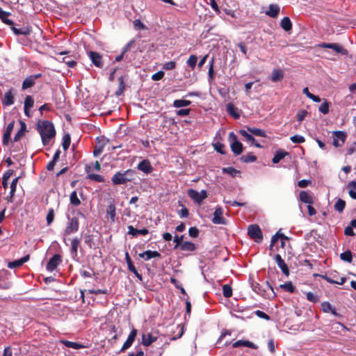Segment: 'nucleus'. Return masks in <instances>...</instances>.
Instances as JSON below:
<instances>
[{
  "label": "nucleus",
  "instance_id": "nucleus-1",
  "mask_svg": "<svg viewBox=\"0 0 356 356\" xmlns=\"http://www.w3.org/2000/svg\"><path fill=\"white\" fill-rule=\"evenodd\" d=\"M37 131L40 134L44 146L50 145L51 140L56 136L54 126L48 120L39 121L37 124Z\"/></svg>",
  "mask_w": 356,
  "mask_h": 356
},
{
  "label": "nucleus",
  "instance_id": "nucleus-2",
  "mask_svg": "<svg viewBox=\"0 0 356 356\" xmlns=\"http://www.w3.org/2000/svg\"><path fill=\"white\" fill-rule=\"evenodd\" d=\"M135 175V171L129 169L124 172H117L111 178L114 185L125 184L127 182L132 181Z\"/></svg>",
  "mask_w": 356,
  "mask_h": 356
},
{
  "label": "nucleus",
  "instance_id": "nucleus-3",
  "mask_svg": "<svg viewBox=\"0 0 356 356\" xmlns=\"http://www.w3.org/2000/svg\"><path fill=\"white\" fill-rule=\"evenodd\" d=\"M228 140H229V142L230 144V148H231L232 152L235 155L241 154L243 151V144L240 141L238 140L237 137L234 132H230L229 134Z\"/></svg>",
  "mask_w": 356,
  "mask_h": 356
},
{
  "label": "nucleus",
  "instance_id": "nucleus-4",
  "mask_svg": "<svg viewBox=\"0 0 356 356\" xmlns=\"http://www.w3.org/2000/svg\"><path fill=\"white\" fill-rule=\"evenodd\" d=\"M248 234L256 243H261L263 240L262 232L259 226L257 224H253L248 227Z\"/></svg>",
  "mask_w": 356,
  "mask_h": 356
},
{
  "label": "nucleus",
  "instance_id": "nucleus-5",
  "mask_svg": "<svg viewBox=\"0 0 356 356\" xmlns=\"http://www.w3.org/2000/svg\"><path fill=\"white\" fill-rule=\"evenodd\" d=\"M67 219L68 221L65 229V235H70L71 234L76 232L79 230V220L78 217L74 216L72 218H70L69 216H67Z\"/></svg>",
  "mask_w": 356,
  "mask_h": 356
},
{
  "label": "nucleus",
  "instance_id": "nucleus-6",
  "mask_svg": "<svg viewBox=\"0 0 356 356\" xmlns=\"http://www.w3.org/2000/svg\"><path fill=\"white\" fill-rule=\"evenodd\" d=\"M88 56L90 59L92 64L99 68H102L104 65V62L103 60L102 55L99 52L94 51H89L88 53Z\"/></svg>",
  "mask_w": 356,
  "mask_h": 356
},
{
  "label": "nucleus",
  "instance_id": "nucleus-7",
  "mask_svg": "<svg viewBox=\"0 0 356 356\" xmlns=\"http://www.w3.org/2000/svg\"><path fill=\"white\" fill-rule=\"evenodd\" d=\"M188 195L195 202L200 204L202 200L207 197V193L205 190L198 192L194 189H188Z\"/></svg>",
  "mask_w": 356,
  "mask_h": 356
},
{
  "label": "nucleus",
  "instance_id": "nucleus-8",
  "mask_svg": "<svg viewBox=\"0 0 356 356\" xmlns=\"http://www.w3.org/2000/svg\"><path fill=\"white\" fill-rule=\"evenodd\" d=\"M333 145L336 147H341L347 138L346 132L342 131H336L333 132Z\"/></svg>",
  "mask_w": 356,
  "mask_h": 356
},
{
  "label": "nucleus",
  "instance_id": "nucleus-9",
  "mask_svg": "<svg viewBox=\"0 0 356 356\" xmlns=\"http://www.w3.org/2000/svg\"><path fill=\"white\" fill-rule=\"evenodd\" d=\"M319 47L332 49L337 53H339L342 55L347 54V50L344 49L341 44L337 43H325L323 42L318 44Z\"/></svg>",
  "mask_w": 356,
  "mask_h": 356
},
{
  "label": "nucleus",
  "instance_id": "nucleus-10",
  "mask_svg": "<svg viewBox=\"0 0 356 356\" xmlns=\"http://www.w3.org/2000/svg\"><path fill=\"white\" fill-rule=\"evenodd\" d=\"M323 278L329 283L341 285L344 284L346 280L345 277H339V275L337 272L330 273L329 275H325L323 277Z\"/></svg>",
  "mask_w": 356,
  "mask_h": 356
},
{
  "label": "nucleus",
  "instance_id": "nucleus-11",
  "mask_svg": "<svg viewBox=\"0 0 356 356\" xmlns=\"http://www.w3.org/2000/svg\"><path fill=\"white\" fill-rule=\"evenodd\" d=\"M62 262L61 256L58 254H54L47 264V270L49 272L54 270L57 266Z\"/></svg>",
  "mask_w": 356,
  "mask_h": 356
},
{
  "label": "nucleus",
  "instance_id": "nucleus-12",
  "mask_svg": "<svg viewBox=\"0 0 356 356\" xmlns=\"http://www.w3.org/2000/svg\"><path fill=\"white\" fill-rule=\"evenodd\" d=\"M15 122L13 120L6 127L3 135V144L8 145L11 142L10 135L14 127Z\"/></svg>",
  "mask_w": 356,
  "mask_h": 356
},
{
  "label": "nucleus",
  "instance_id": "nucleus-13",
  "mask_svg": "<svg viewBox=\"0 0 356 356\" xmlns=\"http://www.w3.org/2000/svg\"><path fill=\"white\" fill-rule=\"evenodd\" d=\"M222 215V209L220 207L217 208L213 213V217L212 219L213 223L216 225H225L226 223V221L225 219L223 218Z\"/></svg>",
  "mask_w": 356,
  "mask_h": 356
},
{
  "label": "nucleus",
  "instance_id": "nucleus-14",
  "mask_svg": "<svg viewBox=\"0 0 356 356\" xmlns=\"http://www.w3.org/2000/svg\"><path fill=\"white\" fill-rule=\"evenodd\" d=\"M14 96H15L14 90L13 88H10L4 94V96L1 99L3 105L10 106V105L13 104H14Z\"/></svg>",
  "mask_w": 356,
  "mask_h": 356
},
{
  "label": "nucleus",
  "instance_id": "nucleus-15",
  "mask_svg": "<svg viewBox=\"0 0 356 356\" xmlns=\"http://www.w3.org/2000/svg\"><path fill=\"white\" fill-rule=\"evenodd\" d=\"M275 262L277 263V266H279V268L282 271V273L285 275L288 276L289 275V268H288L286 264L282 259V257L277 254L275 256Z\"/></svg>",
  "mask_w": 356,
  "mask_h": 356
},
{
  "label": "nucleus",
  "instance_id": "nucleus-16",
  "mask_svg": "<svg viewBox=\"0 0 356 356\" xmlns=\"http://www.w3.org/2000/svg\"><path fill=\"white\" fill-rule=\"evenodd\" d=\"M137 332H138L137 330H136V329H133L131 331L130 334L128 336L127 339L126 340L124 345L122 346L121 351H124V350H127V348H129V347H131V346L132 345V343H134V341L136 339Z\"/></svg>",
  "mask_w": 356,
  "mask_h": 356
},
{
  "label": "nucleus",
  "instance_id": "nucleus-17",
  "mask_svg": "<svg viewBox=\"0 0 356 356\" xmlns=\"http://www.w3.org/2000/svg\"><path fill=\"white\" fill-rule=\"evenodd\" d=\"M321 310L324 313H331L335 316L340 317L341 315L337 312L334 307H333L329 302L325 301L321 303Z\"/></svg>",
  "mask_w": 356,
  "mask_h": 356
},
{
  "label": "nucleus",
  "instance_id": "nucleus-18",
  "mask_svg": "<svg viewBox=\"0 0 356 356\" xmlns=\"http://www.w3.org/2000/svg\"><path fill=\"white\" fill-rule=\"evenodd\" d=\"M33 98L31 95H27L24 100V114L29 118L31 117L32 115L29 109L33 106Z\"/></svg>",
  "mask_w": 356,
  "mask_h": 356
},
{
  "label": "nucleus",
  "instance_id": "nucleus-19",
  "mask_svg": "<svg viewBox=\"0 0 356 356\" xmlns=\"http://www.w3.org/2000/svg\"><path fill=\"white\" fill-rule=\"evenodd\" d=\"M10 29L13 31V33L17 35H29L31 33V29L28 26L17 28L14 25H13L10 26Z\"/></svg>",
  "mask_w": 356,
  "mask_h": 356
},
{
  "label": "nucleus",
  "instance_id": "nucleus-20",
  "mask_svg": "<svg viewBox=\"0 0 356 356\" xmlns=\"http://www.w3.org/2000/svg\"><path fill=\"white\" fill-rule=\"evenodd\" d=\"M232 347L234 348H239V347H248L252 349H257V346L254 343L248 341V340H238L232 343Z\"/></svg>",
  "mask_w": 356,
  "mask_h": 356
},
{
  "label": "nucleus",
  "instance_id": "nucleus-21",
  "mask_svg": "<svg viewBox=\"0 0 356 356\" xmlns=\"http://www.w3.org/2000/svg\"><path fill=\"white\" fill-rule=\"evenodd\" d=\"M139 257L147 261L152 258H160L161 254L157 251L147 250L140 253Z\"/></svg>",
  "mask_w": 356,
  "mask_h": 356
},
{
  "label": "nucleus",
  "instance_id": "nucleus-22",
  "mask_svg": "<svg viewBox=\"0 0 356 356\" xmlns=\"http://www.w3.org/2000/svg\"><path fill=\"white\" fill-rule=\"evenodd\" d=\"M30 259L29 254H27L19 259L15 260L13 261L9 262L8 264V267L9 268H18L22 266L25 262L28 261Z\"/></svg>",
  "mask_w": 356,
  "mask_h": 356
},
{
  "label": "nucleus",
  "instance_id": "nucleus-23",
  "mask_svg": "<svg viewBox=\"0 0 356 356\" xmlns=\"http://www.w3.org/2000/svg\"><path fill=\"white\" fill-rule=\"evenodd\" d=\"M138 169L146 174L152 171V167L148 160H143L138 165Z\"/></svg>",
  "mask_w": 356,
  "mask_h": 356
},
{
  "label": "nucleus",
  "instance_id": "nucleus-24",
  "mask_svg": "<svg viewBox=\"0 0 356 356\" xmlns=\"http://www.w3.org/2000/svg\"><path fill=\"white\" fill-rule=\"evenodd\" d=\"M126 261H127V265H128V268L129 270L132 272L133 273H134V275L140 280L142 281L143 280V277H142V275L138 273V272L137 271V270L136 269V268L134 267L131 260V258L128 254V252L126 253Z\"/></svg>",
  "mask_w": 356,
  "mask_h": 356
},
{
  "label": "nucleus",
  "instance_id": "nucleus-25",
  "mask_svg": "<svg viewBox=\"0 0 356 356\" xmlns=\"http://www.w3.org/2000/svg\"><path fill=\"white\" fill-rule=\"evenodd\" d=\"M149 233V231L147 229L144 228L142 229H138L134 228L132 225H129L128 227V234L132 235L133 236H136L138 234L141 235H147Z\"/></svg>",
  "mask_w": 356,
  "mask_h": 356
},
{
  "label": "nucleus",
  "instance_id": "nucleus-26",
  "mask_svg": "<svg viewBox=\"0 0 356 356\" xmlns=\"http://www.w3.org/2000/svg\"><path fill=\"white\" fill-rule=\"evenodd\" d=\"M284 78V72L280 69L273 70L271 74L270 80L273 82L280 81Z\"/></svg>",
  "mask_w": 356,
  "mask_h": 356
},
{
  "label": "nucleus",
  "instance_id": "nucleus-27",
  "mask_svg": "<svg viewBox=\"0 0 356 356\" xmlns=\"http://www.w3.org/2000/svg\"><path fill=\"white\" fill-rule=\"evenodd\" d=\"M280 6L277 4H270L269 9L266 11V15L270 17H276L280 13Z\"/></svg>",
  "mask_w": 356,
  "mask_h": 356
},
{
  "label": "nucleus",
  "instance_id": "nucleus-28",
  "mask_svg": "<svg viewBox=\"0 0 356 356\" xmlns=\"http://www.w3.org/2000/svg\"><path fill=\"white\" fill-rule=\"evenodd\" d=\"M227 113L232 116L234 119H238L240 117V113L238 112V108H236L232 104H228L227 105Z\"/></svg>",
  "mask_w": 356,
  "mask_h": 356
},
{
  "label": "nucleus",
  "instance_id": "nucleus-29",
  "mask_svg": "<svg viewBox=\"0 0 356 356\" xmlns=\"http://www.w3.org/2000/svg\"><path fill=\"white\" fill-rule=\"evenodd\" d=\"M19 123H20L21 127H20V129L15 134V136L13 138V142L18 141L24 135L25 132L26 131V125L25 122L23 121H19Z\"/></svg>",
  "mask_w": 356,
  "mask_h": 356
},
{
  "label": "nucleus",
  "instance_id": "nucleus-30",
  "mask_svg": "<svg viewBox=\"0 0 356 356\" xmlns=\"http://www.w3.org/2000/svg\"><path fill=\"white\" fill-rule=\"evenodd\" d=\"M156 340V337H154L152 334H144L142 336V343L145 346H148L152 343L155 341Z\"/></svg>",
  "mask_w": 356,
  "mask_h": 356
},
{
  "label": "nucleus",
  "instance_id": "nucleus-31",
  "mask_svg": "<svg viewBox=\"0 0 356 356\" xmlns=\"http://www.w3.org/2000/svg\"><path fill=\"white\" fill-rule=\"evenodd\" d=\"M195 245L190 241H184L182 243L179 249L182 251L193 252L195 250Z\"/></svg>",
  "mask_w": 356,
  "mask_h": 356
},
{
  "label": "nucleus",
  "instance_id": "nucleus-32",
  "mask_svg": "<svg viewBox=\"0 0 356 356\" xmlns=\"http://www.w3.org/2000/svg\"><path fill=\"white\" fill-rule=\"evenodd\" d=\"M300 199L302 202L312 204H313V198L306 191H302L300 193Z\"/></svg>",
  "mask_w": 356,
  "mask_h": 356
},
{
  "label": "nucleus",
  "instance_id": "nucleus-33",
  "mask_svg": "<svg viewBox=\"0 0 356 356\" xmlns=\"http://www.w3.org/2000/svg\"><path fill=\"white\" fill-rule=\"evenodd\" d=\"M79 244H80V239L78 238H74L72 240V242H71V254L74 256V257H76L77 256V250H78V247L79 246Z\"/></svg>",
  "mask_w": 356,
  "mask_h": 356
},
{
  "label": "nucleus",
  "instance_id": "nucleus-34",
  "mask_svg": "<svg viewBox=\"0 0 356 356\" xmlns=\"http://www.w3.org/2000/svg\"><path fill=\"white\" fill-rule=\"evenodd\" d=\"M281 27L286 31H289L292 29V23L288 17H284L280 23Z\"/></svg>",
  "mask_w": 356,
  "mask_h": 356
},
{
  "label": "nucleus",
  "instance_id": "nucleus-35",
  "mask_svg": "<svg viewBox=\"0 0 356 356\" xmlns=\"http://www.w3.org/2000/svg\"><path fill=\"white\" fill-rule=\"evenodd\" d=\"M60 343L67 348H71L76 350L83 348V346L80 343L67 340H60Z\"/></svg>",
  "mask_w": 356,
  "mask_h": 356
},
{
  "label": "nucleus",
  "instance_id": "nucleus-36",
  "mask_svg": "<svg viewBox=\"0 0 356 356\" xmlns=\"http://www.w3.org/2000/svg\"><path fill=\"white\" fill-rule=\"evenodd\" d=\"M35 81L34 80V79L31 76H29L24 80L22 83V89L25 90L29 88L32 87L35 84Z\"/></svg>",
  "mask_w": 356,
  "mask_h": 356
},
{
  "label": "nucleus",
  "instance_id": "nucleus-37",
  "mask_svg": "<svg viewBox=\"0 0 356 356\" xmlns=\"http://www.w3.org/2000/svg\"><path fill=\"white\" fill-rule=\"evenodd\" d=\"M191 102L186 99H176L173 102V106L175 108L185 107L191 105Z\"/></svg>",
  "mask_w": 356,
  "mask_h": 356
},
{
  "label": "nucleus",
  "instance_id": "nucleus-38",
  "mask_svg": "<svg viewBox=\"0 0 356 356\" xmlns=\"http://www.w3.org/2000/svg\"><path fill=\"white\" fill-rule=\"evenodd\" d=\"M70 203L75 206V207H77L79 205L81 204V201L79 199L78 196H77V193L75 191H74L71 194H70Z\"/></svg>",
  "mask_w": 356,
  "mask_h": 356
},
{
  "label": "nucleus",
  "instance_id": "nucleus-39",
  "mask_svg": "<svg viewBox=\"0 0 356 356\" xmlns=\"http://www.w3.org/2000/svg\"><path fill=\"white\" fill-rule=\"evenodd\" d=\"M345 206L346 202L342 199H338L335 202L334 207L336 211H339V213H341L343 211Z\"/></svg>",
  "mask_w": 356,
  "mask_h": 356
},
{
  "label": "nucleus",
  "instance_id": "nucleus-40",
  "mask_svg": "<svg viewBox=\"0 0 356 356\" xmlns=\"http://www.w3.org/2000/svg\"><path fill=\"white\" fill-rule=\"evenodd\" d=\"M280 288L284 289L286 291L293 293L296 290L294 286L292 284L291 282H287L284 284H280Z\"/></svg>",
  "mask_w": 356,
  "mask_h": 356
},
{
  "label": "nucleus",
  "instance_id": "nucleus-41",
  "mask_svg": "<svg viewBox=\"0 0 356 356\" xmlns=\"http://www.w3.org/2000/svg\"><path fill=\"white\" fill-rule=\"evenodd\" d=\"M241 160L244 163H252L257 160V157L252 153H249L246 155L242 156Z\"/></svg>",
  "mask_w": 356,
  "mask_h": 356
},
{
  "label": "nucleus",
  "instance_id": "nucleus-42",
  "mask_svg": "<svg viewBox=\"0 0 356 356\" xmlns=\"http://www.w3.org/2000/svg\"><path fill=\"white\" fill-rule=\"evenodd\" d=\"M248 131L257 136L266 137V133L264 130L257 128H248Z\"/></svg>",
  "mask_w": 356,
  "mask_h": 356
},
{
  "label": "nucleus",
  "instance_id": "nucleus-43",
  "mask_svg": "<svg viewBox=\"0 0 356 356\" xmlns=\"http://www.w3.org/2000/svg\"><path fill=\"white\" fill-rule=\"evenodd\" d=\"M287 154V152H283V151H279L277 152L275 154L274 157L273 158V162L274 163H279L282 159L284 158V156Z\"/></svg>",
  "mask_w": 356,
  "mask_h": 356
},
{
  "label": "nucleus",
  "instance_id": "nucleus-44",
  "mask_svg": "<svg viewBox=\"0 0 356 356\" xmlns=\"http://www.w3.org/2000/svg\"><path fill=\"white\" fill-rule=\"evenodd\" d=\"M222 172L231 175L232 177H235L238 174H240V171L232 167L224 168H222Z\"/></svg>",
  "mask_w": 356,
  "mask_h": 356
},
{
  "label": "nucleus",
  "instance_id": "nucleus-45",
  "mask_svg": "<svg viewBox=\"0 0 356 356\" xmlns=\"http://www.w3.org/2000/svg\"><path fill=\"white\" fill-rule=\"evenodd\" d=\"M197 62V57L195 55H191L186 61L187 65L192 69L194 70Z\"/></svg>",
  "mask_w": 356,
  "mask_h": 356
},
{
  "label": "nucleus",
  "instance_id": "nucleus-46",
  "mask_svg": "<svg viewBox=\"0 0 356 356\" xmlns=\"http://www.w3.org/2000/svg\"><path fill=\"white\" fill-rule=\"evenodd\" d=\"M239 133L242 136H243L246 139L247 141L250 142L251 143H254L255 139L252 136V134H250L247 131L243 129L240 130Z\"/></svg>",
  "mask_w": 356,
  "mask_h": 356
},
{
  "label": "nucleus",
  "instance_id": "nucleus-47",
  "mask_svg": "<svg viewBox=\"0 0 356 356\" xmlns=\"http://www.w3.org/2000/svg\"><path fill=\"white\" fill-rule=\"evenodd\" d=\"M348 188H350V196L353 199L356 200V181H351L350 183H349Z\"/></svg>",
  "mask_w": 356,
  "mask_h": 356
},
{
  "label": "nucleus",
  "instance_id": "nucleus-48",
  "mask_svg": "<svg viewBox=\"0 0 356 356\" xmlns=\"http://www.w3.org/2000/svg\"><path fill=\"white\" fill-rule=\"evenodd\" d=\"M341 260L350 263L353 259V255L350 251L347 250L340 254Z\"/></svg>",
  "mask_w": 356,
  "mask_h": 356
},
{
  "label": "nucleus",
  "instance_id": "nucleus-49",
  "mask_svg": "<svg viewBox=\"0 0 356 356\" xmlns=\"http://www.w3.org/2000/svg\"><path fill=\"white\" fill-rule=\"evenodd\" d=\"M222 293L225 298H229L232 296V289L228 284L222 286Z\"/></svg>",
  "mask_w": 356,
  "mask_h": 356
},
{
  "label": "nucleus",
  "instance_id": "nucleus-50",
  "mask_svg": "<svg viewBox=\"0 0 356 356\" xmlns=\"http://www.w3.org/2000/svg\"><path fill=\"white\" fill-rule=\"evenodd\" d=\"M71 138L70 134H67L63 137L62 145L65 150H67L70 145Z\"/></svg>",
  "mask_w": 356,
  "mask_h": 356
},
{
  "label": "nucleus",
  "instance_id": "nucleus-51",
  "mask_svg": "<svg viewBox=\"0 0 356 356\" xmlns=\"http://www.w3.org/2000/svg\"><path fill=\"white\" fill-rule=\"evenodd\" d=\"M18 179L19 178L17 177L15 179H14L12 182H11V184H10V199H12L14 196V194L16 191V188H17V182H18Z\"/></svg>",
  "mask_w": 356,
  "mask_h": 356
},
{
  "label": "nucleus",
  "instance_id": "nucleus-52",
  "mask_svg": "<svg viewBox=\"0 0 356 356\" xmlns=\"http://www.w3.org/2000/svg\"><path fill=\"white\" fill-rule=\"evenodd\" d=\"M253 291L257 293V294L265 296V291L262 289V287L259 285V284L256 283L255 284H253L252 286Z\"/></svg>",
  "mask_w": 356,
  "mask_h": 356
},
{
  "label": "nucleus",
  "instance_id": "nucleus-53",
  "mask_svg": "<svg viewBox=\"0 0 356 356\" xmlns=\"http://www.w3.org/2000/svg\"><path fill=\"white\" fill-rule=\"evenodd\" d=\"M47 223L48 225H50L54 219V209L51 208L48 210V213L47 215Z\"/></svg>",
  "mask_w": 356,
  "mask_h": 356
},
{
  "label": "nucleus",
  "instance_id": "nucleus-54",
  "mask_svg": "<svg viewBox=\"0 0 356 356\" xmlns=\"http://www.w3.org/2000/svg\"><path fill=\"white\" fill-rule=\"evenodd\" d=\"M184 235H181V236H178V235H175V237H174V242L176 243L175 247H174V249L175 250H177V249H179V247L181 246V245L182 244V240L184 239Z\"/></svg>",
  "mask_w": 356,
  "mask_h": 356
},
{
  "label": "nucleus",
  "instance_id": "nucleus-55",
  "mask_svg": "<svg viewBox=\"0 0 356 356\" xmlns=\"http://www.w3.org/2000/svg\"><path fill=\"white\" fill-rule=\"evenodd\" d=\"M329 103L325 100L320 106L319 111L323 114L325 115L329 113Z\"/></svg>",
  "mask_w": 356,
  "mask_h": 356
},
{
  "label": "nucleus",
  "instance_id": "nucleus-56",
  "mask_svg": "<svg viewBox=\"0 0 356 356\" xmlns=\"http://www.w3.org/2000/svg\"><path fill=\"white\" fill-rule=\"evenodd\" d=\"M88 178L97 182H103L104 181V177L97 174H89Z\"/></svg>",
  "mask_w": 356,
  "mask_h": 356
},
{
  "label": "nucleus",
  "instance_id": "nucleus-57",
  "mask_svg": "<svg viewBox=\"0 0 356 356\" xmlns=\"http://www.w3.org/2000/svg\"><path fill=\"white\" fill-rule=\"evenodd\" d=\"M107 214L110 216L112 221L115 220V207L113 204L109 205L107 209Z\"/></svg>",
  "mask_w": 356,
  "mask_h": 356
},
{
  "label": "nucleus",
  "instance_id": "nucleus-58",
  "mask_svg": "<svg viewBox=\"0 0 356 356\" xmlns=\"http://www.w3.org/2000/svg\"><path fill=\"white\" fill-rule=\"evenodd\" d=\"M293 143H302L305 141V138L300 135H294L290 138Z\"/></svg>",
  "mask_w": 356,
  "mask_h": 356
},
{
  "label": "nucleus",
  "instance_id": "nucleus-59",
  "mask_svg": "<svg viewBox=\"0 0 356 356\" xmlns=\"http://www.w3.org/2000/svg\"><path fill=\"white\" fill-rule=\"evenodd\" d=\"M307 115V111L305 110L299 111L297 113L296 117L298 122H302Z\"/></svg>",
  "mask_w": 356,
  "mask_h": 356
},
{
  "label": "nucleus",
  "instance_id": "nucleus-60",
  "mask_svg": "<svg viewBox=\"0 0 356 356\" xmlns=\"http://www.w3.org/2000/svg\"><path fill=\"white\" fill-rule=\"evenodd\" d=\"M214 146V149L218 152H219L220 154H225V152L223 150V149L225 148V145L219 142L215 143L213 145Z\"/></svg>",
  "mask_w": 356,
  "mask_h": 356
},
{
  "label": "nucleus",
  "instance_id": "nucleus-61",
  "mask_svg": "<svg viewBox=\"0 0 356 356\" xmlns=\"http://www.w3.org/2000/svg\"><path fill=\"white\" fill-rule=\"evenodd\" d=\"M8 16L9 15H0V19L4 24L11 26L14 25V22L13 20L8 19Z\"/></svg>",
  "mask_w": 356,
  "mask_h": 356
},
{
  "label": "nucleus",
  "instance_id": "nucleus-62",
  "mask_svg": "<svg viewBox=\"0 0 356 356\" xmlns=\"http://www.w3.org/2000/svg\"><path fill=\"white\" fill-rule=\"evenodd\" d=\"M176 67V63L175 61H170L165 63L163 66V68L166 70H172L175 69Z\"/></svg>",
  "mask_w": 356,
  "mask_h": 356
},
{
  "label": "nucleus",
  "instance_id": "nucleus-63",
  "mask_svg": "<svg viewBox=\"0 0 356 356\" xmlns=\"http://www.w3.org/2000/svg\"><path fill=\"white\" fill-rule=\"evenodd\" d=\"M63 62L65 63L69 67H74L76 65V61L69 59L68 57H64L63 58Z\"/></svg>",
  "mask_w": 356,
  "mask_h": 356
},
{
  "label": "nucleus",
  "instance_id": "nucleus-64",
  "mask_svg": "<svg viewBox=\"0 0 356 356\" xmlns=\"http://www.w3.org/2000/svg\"><path fill=\"white\" fill-rule=\"evenodd\" d=\"M306 296H307V299L308 300H309L310 302L315 303L318 300V297L315 294H314L312 292L307 293Z\"/></svg>",
  "mask_w": 356,
  "mask_h": 356
}]
</instances>
